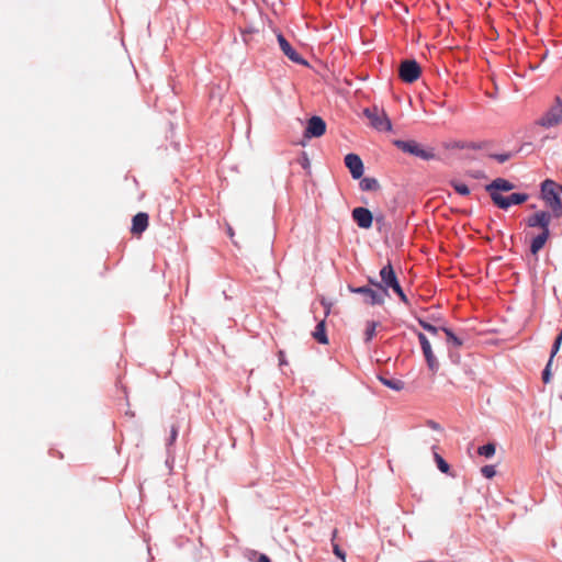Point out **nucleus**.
<instances>
[{
  "label": "nucleus",
  "mask_w": 562,
  "mask_h": 562,
  "mask_svg": "<svg viewBox=\"0 0 562 562\" xmlns=\"http://www.w3.org/2000/svg\"><path fill=\"white\" fill-rule=\"evenodd\" d=\"M359 187L361 191L370 192L378 191L380 189V183L375 178L372 177H361L359 179Z\"/></svg>",
  "instance_id": "20"
},
{
  "label": "nucleus",
  "mask_w": 562,
  "mask_h": 562,
  "mask_svg": "<svg viewBox=\"0 0 562 562\" xmlns=\"http://www.w3.org/2000/svg\"><path fill=\"white\" fill-rule=\"evenodd\" d=\"M312 337L322 345L328 344V336L326 331V322L322 319L315 326V329L312 331Z\"/></svg>",
  "instance_id": "17"
},
{
  "label": "nucleus",
  "mask_w": 562,
  "mask_h": 562,
  "mask_svg": "<svg viewBox=\"0 0 562 562\" xmlns=\"http://www.w3.org/2000/svg\"><path fill=\"white\" fill-rule=\"evenodd\" d=\"M369 286L373 288V290H382V282L376 281L375 279L369 277L368 278Z\"/></svg>",
  "instance_id": "36"
},
{
  "label": "nucleus",
  "mask_w": 562,
  "mask_h": 562,
  "mask_svg": "<svg viewBox=\"0 0 562 562\" xmlns=\"http://www.w3.org/2000/svg\"><path fill=\"white\" fill-rule=\"evenodd\" d=\"M434 459H435L438 470L441 473L448 474L450 471L449 463L437 452H434Z\"/></svg>",
  "instance_id": "25"
},
{
  "label": "nucleus",
  "mask_w": 562,
  "mask_h": 562,
  "mask_svg": "<svg viewBox=\"0 0 562 562\" xmlns=\"http://www.w3.org/2000/svg\"><path fill=\"white\" fill-rule=\"evenodd\" d=\"M426 425L432 429V430H436V431H442V427L440 426V424H438L437 422L432 420V419H428L426 422Z\"/></svg>",
  "instance_id": "38"
},
{
  "label": "nucleus",
  "mask_w": 562,
  "mask_h": 562,
  "mask_svg": "<svg viewBox=\"0 0 562 562\" xmlns=\"http://www.w3.org/2000/svg\"><path fill=\"white\" fill-rule=\"evenodd\" d=\"M256 562H272V561L267 554L260 553L258 557V560Z\"/></svg>",
  "instance_id": "40"
},
{
  "label": "nucleus",
  "mask_w": 562,
  "mask_h": 562,
  "mask_svg": "<svg viewBox=\"0 0 562 562\" xmlns=\"http://www.w3.org/2000/svg\"><path fill=\"white\" fill-rule=\"evenodd\" d=\"M551 214L548 211H538L529 215L526 225L530 228H539L540 233L530 241V252L536 256L544 247L550 238Z\"/></svg>",
  "instance_id": "1"
},
{
  "label": "nucleus",
  "mask_w": 562,
  "mask_h": 562,
  "mask_svg": "<svg viewBox=\"0 0 562 562\" xmlns=\"http://www.w3.org/2000/svg\"><path fill=\"white\" fill-rule=\"evenodd\" d=\"M448 357L450 359V361L454 364H459L460 363V360H461V357H460V353L457 351V350H453L452 348H449L448 349Z\"/></svg>",
  "instance_id": "33"
},
{
  "label": "nucleus",
  "mask_w": 562,
  "mask_h": 562,
  "mask_svg": "<svg viewBox=\"0 0 562 562\" xmlns=\"http://www.w3.org/2000/svg\"><path fill=\"white\" fill-rule=\"evenodd\" d=\"M363 115L370 120L371 126L379 132L392 131V122L383 110H380L376 105L372 108H366Z\"/></svg>",
  "instance_id": "6"
},
{
  "label": "nucleus",
  "mask_w": 562,
  "mask_h": 562,
  "mask_svg": "<svg viewBox=\"0 0 562 562\" xmlns=\"http://www.w3.org/2000/svg\"><path fill=\"white\" fill-rule=\"evenodd\" d=\"M392 290L398 296L401 302H403L407 306L411 305V302H409L407 295L405 294V292H404V290H403V288H402V285L400 283L397 285H395L394 288H392Z\"/></svg>",
  "instance_id": "27"
},
{
  "label": "nucleus",
  "mask_w": 562,
  "mask_h": 562,
  "mask_svg": "<svg viewBox=\"0 0 562 562\" xmlns=\"http://www.w3.org/2000/svg\"><path fill=\"white\" fill-rule=\"evenodd\" d=\"M277 40L280 46V49L283 54L294 64L307 66L308 61L303 58L289 43V41L283 36V34H278Z\"/></svg>",
  "instance_id": "11"
},
{
  "label": "nucleus",
  "mask_w": 562,
  "mask_h": 562,
  "mask_svg": "<svg viewBox=\"0 0 562 562\" xmlns=\"http://www.w3.org/2000/svg\"><path fill=\"white\" fill-rule=\"evenodd\" d=\"M348 290L353 294L361 295L363 303L371 306L383 305L385 297L390 295V293L384 290H373V288L369 285L355 286L349 284Z\"/></svg>",
  "instance_id": "4"
},
{
  "label": "nucleus",
  "mask_w": 562,
  "mask_h": 562,
  "mask_svg": "<svg viewBox=\"0 0 562 562\" xmlns=\"http://www.w3.org/2000/svg\"><path fill=\"white\" fill-rule=\"evenodd\" d=\"M333 551H334V554L339 558L340 560L345 561V558H346V553L345 551L338 546V544H333Z\"/></svg>",
  "instance_id": "35"
},
{
  "label": "nucleus",
  "mask_w": 562,
  "mask_h": 562,
  "mask_svg": "<svg viewBox=\"0 0 562 562\" xmlns=\"http://www.w3.org/2000/svg\"><path fill=\"white\" fill-rule=\"evenodd\" d=\"M179 425L172 424L170 427V434L166 441V451H175L173 446L179 435Z\"/></svg>",
  "instance_id": "21"
},
{
  "label": "nucleus",
  "mask_w": 562,
  "mask_h": 562,
  "mask_svg": "<svg viewBox=\"0 0 562 562\" xmlns=\"http://www.w3.org/2000/svg\"><path fill=\"white\" fill-rule=\"evenodd\" d=\"M481 473L484 477L486 479H492L495 476L496 474V469H495V465L493 464H487V465H483L481 468Z\"/></svg>",
  "instance_id": "31"
},
{
  "label": "nucleus",
  "mask_w": 562,
  "mask_h": 562,
  "mask_svg": "<svg viewBox=\"0 0 562 562\" xmlns=\"http://www.w3.org/2000/svg\"><path fill=\"white\" fill-rule=\"evenodd\" d=\"M374 220L378 225V231H381L382 227L386 225L385 217L382 214L376 215Z\"/></svg>",
  "instance_id": "37"
},
{
  "label": "nucleus",
  "mask_w": 562,
  "mask_h": 562,
  "mask_svg": "<svg viewBox=\"0 0 562 562\" xmlns=\"http://www.w3.org/2000/svg\"><path fill=\"white\" fill-rule=\"evenodd\" d=\"M472 177L475 179H482V178H485V175L483 171H475L472 173Z\"/></svg>",
  "instance_id": "43"
},
{
  "label": "nucleus",
  "mask_w": 562,
  "mask_h": 562,
  "mask_svg": "<svg viewBox=\"0 0 562 562\" xmlns=\"http://www.w3.org/2000/svg\"><path fill=\"white\" fill-rule=\"evenodd\" d=\"M515 188V183L501 177L495 178L484 187L485 191L490 194V198L494 205L498 203L497 199H499V196H504L502 192H509Z\"/></svg>",
  "instance_id": "8"
},
{
  "label": "nucleus",
  "mask_w": 562,
  "mask_h": 562,
  "mask_svg": "<svg viewBox=\"0 0 562 562\" xmlns=\"http://www.w3.org/2000/svg\"><path fill=\"white\" fill-rule=\"evenodd\" d=\"M149 224V216L145 212H138L132 218L131 232L134 235H140L144 233Z\"/></svg>",
  "instance_id": "16"
},
{
  "label": "nucleus",
  "mask_w": 562,
  "mask_h": 562,
  "mask_svg": "<svg viewBox=\"0 0 562 562\" xmlns=\"http://www.w3.org/2000/svg\"><path fill=\"white\" fill-rule=\"evenodd\" d=\"M322 305L324 306V310H325V317L329 315L330 313V307H331V303L329 302H326L325 299H322L321 301Z\"/></svg>",
  "instance_id": "39"
},
{
  "label": "nucleus",
  "mask_w": 562,
  "mask_h": 562,
  "mask_svg": "<svg viewBox=\"0 0 562 562\" xmlns=\"http://www.w3.org/2000/svg\"><path fill=\"white\" fill-rule=\"evenodd\" d=\"M540 198L551 209V218L562 216V199L557 191V183L552 179H546L540 184Z\"/></svg>",
  "instance_id": "2"
},
{
  "label": "nucleus",
  "mask_w": 562,
  "mask_h": 562,
  "mask_svg": "<svg viewBox=\"0 0 562 562\" xmlns=\"http://www.w3.org/2000/svg\"><path fill=\"white\" fill-rule=\"evenodd\" d=\"M378 380L386 387L393 391H402L405 386L404 381L394 378H386L383 374L378 375Z\"/></svg>",
  "instance_id": "19"
},
{
  "label": "nucleus",
  "mask_w": 562,
  "mask_h": 562,
  "mask_svg": "<svg viewBox=\"0 0 562 562\" xmlns=\"http://www.w3.org/2000/svg\"><path fill=\"white\" fill-rule=\"evenodd\" d=\"M449 183H450V186L453 188V190H454L458 194H460V195H464V196H465V195H469V194H470V192H471V191H470V188H469L465 183H463V182H461V181H458V180H451Z\"/></svg>",
  "instance_id": "23"
},
{
  "label": "nucleus",
  "mask_w": 562,
  "mask_h": 562,
  "mask_svg": "<svg viewBox=\"0 0 562 562\" xmlns=\"http://www.w3.org/2000/svg\"><path fill=\"white\" fill-rule=\"evenodd\" d=\"M562 122V98L557 95L554 98V104L544 112V114L536 121V124L544 127L551 128L553 126L559 125Z\"/></svg>",
  "instance_id": "5"
},
{
  "label": "nucleus",
  "mask_w": 562,
  "mask_h": 562,
  "mask_svg": "<svg viewBox=\"0 0 562 562\" xmlns=\"http://www.w3.org/2000/svg\"><path fill=\"white\" fill-rule=\"evenodd\" d=\"M513 156L514 154L512 151L488 155L490 158L495 159L499 164H504L505 161L509 160Z\"/></svg>",
  "instance_id": "29"
},
{
  "label": "nucleus",
  "mask_w": 562,
  "mask_h": 562,
  "mask_svg": "<svg viewBox=\"0 0 562 562\" xmlns=\"http://www.w3.org/2000/svg\"><path fill=\"white\" fill-rule=\"evenodd\" d=\"M536 207H537V206H536V204H530V205H529V209H532V210H533V209H536Z\"/></svg>",
  "instance_id": "46"
},
{
  "label": "nucleus",
  "mask_w": 562,
  "mask_h": 562,
  "mask_svg": "<svg viewBox=\"0 0 562 562\" xmlns=\"http://www.w3.org/2000/svg\"><path fill=\"white\" fill-rule=\"evenodd\" d=\"M279 364L280 366L286 364L285 355L283 351H279Z\"/></svg>",
  "instance_id": "42"
},
{
  "label": "nucleus",
  "mask_w": 562,
  "mask_h": 562,
  "mask_svg": "<svg viewBox=\"0 0 562 562\" xmlns=\"http://www.w3.org/2000/svg\"><path fill=\"white\" fill-rule=\"evenodd\" d=\"M488 145H490V142H487V140L467 142L464 147H467V149H471V150H481V149L486 148Z\"/></svg>",
  "instance_id": "28"
},
{
  "label": "nucleus",
  "mask_w": 562,
  "mask_h": 562,
  "mask_svg": "<svg viewBox=\"0 0 562 562\" xmlns=\"http://www.w3.org/2000/svg\"><path fill=\"white\" fill-rule=\"evenodd\" d=\"M252 32H254V30H252V29H246V30H243V31H241V35H243L244 42H246V43H247V41H248V40H247V36H248L249 34H251Z\"/></svg>",
  "instance_id": "41"
},
{
  "label": "nucleus",
  "mask_w": 562,
  "mask_h": 562,
  "mask_svg": "<svg viewBox=\"0 0 562 562\" xmlns=\"http://www.w3.org/2000/svg\"><path fill=\"white\" fill-rule=\"evenodd\" d=\"M380 278L383 284L381 291L384 290L389 292V289H392L400 283L391 261H389L385 266L381 268Z\"/></svg>",
  "instance_id": "15"
},
{
  "label": "nucleus",
  "mask_w": 562,
  "mask_h": 562,
  "mask_svg": "<svg viewBox=\"0 0 562 562\" xmlns=\"http://www.w3.org/2000/svg\"><path fill=\"white\" fill-rule=\"evenodd\" d=\"M393 144L403 153L425 161L432 160L436 157L434 148H425L415 139H395Z\"/></svg>",
  "instance_id": "3"
},
{
  "label": "nucleus",
  "mask_w": 562,
  "mask_h": 562,
  "mask_svg": "<svg viewBox=\"0 0 562 562\" xmlns=\"http://www.w3.org/2000/svg\"><path fill=\"white\" fill-rule=\"evenodd\" d=\"M529 200V194L525 192H514L509 195L499 196L498 203L495 205L501 210L507 211L513 205L524 204Z\"/></svg>",
  "instance_id": "14"
},
{
  "label": "nucleus",
  "mask_w": 562,
  "mask_h": 562,
  "mask_svg": "<svg viewBox=\"0 0 562 562\" xmlns=\"http://www.w3.org/2000/svg\"><path fill=\"white\" fill-rule=\"evenodd\" d=\"M560 398H561V401H562V394L560 395Z\"/></svg>",
  "instance_id": "48"
},
{
  "label": "nucleus",
  "mask_w": 562,
  "mask_h": 562,
  "mask_svg": "<svg viewBox=\"0 0 562 562\" xmlns=\"http://www.w3.org/2000/svg\"><path fill=\"white\" fill-rule=\"evenodd\" d=\"M441 331H443L447 337L448 349L449 348L457 349L463 345V339L461 337H459L458 335H456L451 328L442 326Z\"/></svg>",
  "instance_id": "18"
},
{
  "label": "nucleus",
  "mask_w": 562,
  "mask_h": 562,
  "mask_svg": "<svg viewBox=\"0 0 562 562\" xmlns=\"http://www.w3.org/2000/svg\"><path fill=\"white\" fill-rule=\"evenodd\" d=\"M175 451H166V467L169 469V470H172L173 468V464H175Z\"/></svg>",
  "instance_id": "34"
},
{
  "label": "nucleus",
  "mask_w": 562,
  "mask_h": 562,
  "mask_svg": "<svg viewBox=\"0 0 562 562\" xmlns=\"http://www.w3.org/2000/svg\"><path fill=\"white\" fill-rule=\"evenodd\" d=\"M326 133V122L318 115L311 116L304 130L305 138H318Z\"/></svg>",
  "instance_id": "10"
},
{
  "label": "nucleus",
  "mask_w": 562,
  "mask_h": 562,
  "mask_svg": "<svg viewBox=\"0 0 562 562\" xmlns=\"http://www.w3.org/2000/svg\"><path fill=\"white\" fill-rule=\"evenodd\" d=\"M496 451V445L494 442H487L477 449V453L486 459L494 457Z\"/></svg>",
  "instance_id": "22"
},
{
  "label": "nucleus",
  "mask_w": 562,
  "mask_h": 562,
  "mask_svg": "<svg viewBox=\"0 0 562 562\" xmlns=\"http://www.w3.org/2000/svg\"><path fill=\"white\" fill-rule=\"evenodd\" d=\"M558 337L562 339V328L561 331L558 334Z\"/></svg>",
  "instance_id": "47"
},
{
  "label": "nucleus",
  "mask_w": 562,
  "mask_h": 562,
  "mask_svg": "<svg viewBox=\"0 0 562 562\" xmlns=\"http://www.w3.org/2000/svg\"><path fill=\"white\" fill-rule=\"evenodd\" d=\"M465 144H467V142H458V143H456V148L467 149V147H464Z\"/></svg>",
  "instance_id": "44"
},
{
  "label": "nucleus",
  "mask_w": 562,
  "mask_h": 562,
  "mask_svg": "<svg viewBox=\"0 0 562 562\" xmlns=\"http://www.w3.org/2000/svg\"><path fill=\"white\" fill-rule=\"evenodd\" d=\"M398 78L405 83L417 81L422 75V67L416 59H403L397 69Z\"/></svg>",
  "instance_id": "7"
},
{
  "label": "nucleus",
  "mask_w": 562,
  "mask_h": 562,
  "mask_svg": "<svg viewBox=\"0 0 562 562\" xmlns=\"http://www.w3.org/2000/svg\"><path fill=\"white\" fill-rule=\"evenodd\" d=\"M414 330L417 334V337H418V340L420 344V348H422L423 355L425 357V361L427 363L428 369L431 372L436 373L439 370V362L434 355V351H432V348H431V345H430L428 338L422 331H418L416 329H414Z\"/></svg>",
  "instance_id": "9"
},
{
  "label": "nucleus",
  "mask_w": 562,
  "mask_h": 562,
  "mask_svg": "<svg viewBox=\"0 0 562 562\" xmlns=\"http://www.w3.org/2000/svg\"><path fill=\"white\" fill-rule=\"evenodd\" d=\"M417 322L424 330L428 331L431 335H438V333L441 330V327L435 326L429 322L425 321L424 318L417 317Z\"/></svg>",
  "instance_id": "24"
},
{
  "label": "nucleus",
  "mask_w": 562,
  "mask_h": 562,
  "mask_svg": "<svg viewBox=\"0 0 562 562\" xmlns=\"http://www.w3.org/2000/svg\"><path fill=\"white\" fill-rule=\"evenodd\" d=\"M378 323L374 321L367 322L366 330H364V341L369 342L373 339L375 336V329H376Z\"/></svg>",
  "instance_id": "26"
},
{
  "label": "nucleus",
  "mask_w": 562,
  "mask_h": 562,
  "mask_svg": "<svg viewBox=\"0 0 562 562\" xmlns=\"http://www.w3.org/2000/svg\"><path fill=\"white\" fill-rule=\"evenodd\" d=\"M302 167L303 168L310 167V160H308V158L305 155H304V158H303V161H302Z\"/></svg>",
  "instance_id": "45"
},
{
  "label": "nucleus",
  "mask_w": 562,
  "mask_h": 562,
  "mask_svg": "<svg viewBox=\"0 0 562 562\" xmlns=\"http://www.w3.org/2000/svg\"><path fill=\"white\" fill-rule=\"evenodd\" d=\"M345 165L348 168L352 179L359 180L364 173V166L359 155L349 153L345 156Z\"/></svg>",
  "instance_id": "13"
},
{
  "label": "nucleus",
  "mask_w": 562,
  "mask_h": 562,
  "mask_svg": "<svg viewBox=\"0 0 562 562\" xmlns=\"http://www.w3.org/2000/svg\"><path fill=\"white\" fill-rule=\"evenodd\" d=\"M552 363L553 361H550L548 360L543 371H542V374H541V378H542V381L544 384L549 383L551 381V378H552V372H551V367H552Z\"/></svg>",
  "instance_id": "30"
},
{
  "label": "nucleus",
  "mask_w": 562,
  "mask_h": 562,
  "mask_svg": "<svg viewBox=\"0 0 562 562\" xmlns=\"http://www.w3.org/2000/svg\"><path fill=\"white\" fill-rule=\"evenodd\" d=\"M561 344H562V339L557 336L553 341L552 348H551V353H550V358H549L550 361H553V358L560 350Z\"/></svg>",
  "instance_id": "32"
},
{
  "label": "nucleus",
  "mask_w": 562,
  "mask_h": 562,
  "mask_svg": "<svg viewBox=\"0 0 562 562\" xmlns=\"http://www.w3.org/2000/svg\"><path fill=\"white\" fill-rule=\"evenodd\" d=\"M353 222L362 229L372 227L374 216L372 212L364 206H357L351 211Z\"/></svg>",
  "instance_id": "12"
}]
</instances>
